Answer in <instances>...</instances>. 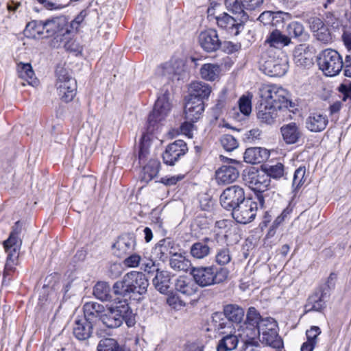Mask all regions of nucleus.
Segmentation results:
<instances>
[{"instance_id": "1", "label": "nucleus", "mask_w": 351, "mask_h": 351, "mask_svg": "<svg viewBox=\"0 0 351 351\" xmlns=\"http://www.w3.org/2000/svg\"><path fill=\"white\" fill-rule=\"evenodd\" d=\"M149 281L142 272L132 271L127 273L121 280L117 281L113 287L115 295L126 298L140 297L146 294Z\"/></svg>"}, {"instance_id": "2", "label": "nucleus", "mask_w": 351, "mask_h": 351, "mask_svg": "<svg viewBox=\"0 0 351 351\" xmlns=\"http://www.w3.org/2000/svg\"><path fill=\"white\" fill-rule=\"evenodd\" d=\"M190 274L197 285L205 287L226 280L229 276V271L226 268L215 269L212 266H199L192 267Z\"/></svg>"}, {"instance_id": "3", "label": "nucleus", "mask_w": 351, "mask_h": 351, "mask_svg": "<svg viewBox=\"0 0 351 351\" xmlns=\"http://www.w3.org/2000/svg\"><path fill=\"white\" fill-rule=\"evenodd\" d=\"M261 101L282 110L294 106L289 99V94L285 88L276 85H263L260 88Z\"/></svg>"}, {"instance_id": "4", "label": "nucleus", "mask_w": 351, "mask_h": 351, "mask_svg": "<svg viewBox=\"0 0 351 351\" xmlns=\"http://www.w3.org/2000/svg\"><path fill=\"white\" fill-rule=\"evenodd\" d=\"M119 304L114 307L104 308L100 320L105 326L117 328L121 326L123 320L128 326L132 325L131 318L133 314L130 307L125 301L123 303L119 302Z\"/></svg>"}, {"instance_id": "5", "label": "nucleus", "mask_w": 351, "mask_h": 351, "mask_svg": "<svg viewBox=\"0 0 351 351\" xmlns=\"http://www.w3.org/2000/svg\"><path fill=\"white\" fill-rule=\"evenodd\" d=\"M45 38L53 37L51 45L59 47L69 38L70 29L64 16H57L44 21Z\"/></svg>"}, {"instance_id": "6", "label": "nucleus", "mask_w": 351, "mask_h": 351, "mask_svg": "<svg viewBox=\"0 0 351 351\" xmlns=\"http://www.w3.org/2000/svg\"><path fill=\"white\" fill-rule=\"evenodd\" d=\"M21 230V223L20 221H16L8 239L3 241V247L7 254V260L5 265V269L7 271L12 270L16 263L22 245V240L19 237Z\"/></svg>"}, {"instance_id": "7", "label": "nucleus", "mask_w": 351, "mask_h": 351, "mask_svg": "<svg viewBox=\"0 0 351 351\" xmlns=\"http://www.w3.org/2000/svg\"><path fill=\"white\" fill-rule=\"evenodd\" d=\"M319 69L326 76H335L339 73L344 62L339 53L333 49H327L321 51L317 58Z\"/></svg>"}, {"instance_id": "8", "label": "nucleus", "mask_w": 351, "mask_h": 351, "mask_svg": "<svg viewBox=\"0 0 351 351\" xmlns=\"http://www.w3.org/2000/svg\"><path fill=\"white\" fill-rule=\"evenodd\" d=\"M56 86L60 99L66 103L71 101L77 92L75 80L71 77L62 68L56 71Z\"/></svg>"}, {"instance_id": "9", "label": "nucleus", "mask_w": 351, "mask_h": 351, "mask_svg": "<svg viewBox=\"0 0 351 351\" xmlns=\"http://www.w3.org/2000/svg\"><path fill=\"white\" fill-rule=\"evenodd\" d=\"M259 337L262 343L275 348H279L282 342L278 337L277 324L271 317L263 319L258 325Z\"/></svg>"}, {"instance_id": "10", "label": "nucleus", "mask_w": 351, "mask_h": 351, "mask_svg": "<svg viewBox=\"0 0 351 351\" xmlns=\"http://www.w3.org/2000/svg\"><path fill=\"white\" fill-rule=\"evenodd\" d=\"M260 208L253 197L245 199L232 211V217L240 223H247L253 221Z\"/></svg>"}, {"instance_id": "11", "label": "nucleus", "mask_w": 351, "mask_h": 351, "mask_svg": "<svg viewBox=\"0 0 351 351\" xmlns=\"http://www.w3.org/2000/svg\"><path fill=\"white\" fill-rule=\"evenodd\" d=\"M245 199L243 189L238 185H233L223 191L220 196V203L225 209L232 211Z\"/></svg>"}, {"instance_id": "12", "label": "nucleus", "mask_w": 351, "mask_h": 351, "mask_svg": "<svg viewBox=\"0 0 351 351\" xmlns=\"http://www.w3.org/2000/svg\"><path fill=\"white\" fill-rule=\"evenodd\" d=\"M289 68L288 60L286 56L282 58H269L262 65L263 72L271 77L283 76Z\"/></svg>"}, {"instance_id": "13", "label": "nucleus", "mask_w": 351, "mask_h": 351, "mask_svg": "<svg viewBox=\"0 0 351 351\" xmlns=\"http://www.w3.org/2000/svg\"><path fill=\"white\" fill-rule=\"evenodd\" d=\"M217 25L227 31L230 35L237 36L243 29V23L247 19L238 16H231L227 13L215 17Z\"/></svg>"}, {"instance_id": "14", "label": "nucleus", "mask_w": 351, "mask_h": 351, "mask_svg": "<svg viewBox=\"0 0 351 351\" xmlns=\"http://www.w3.org/2000/svg\"><path fill=\"white\" fill-rule=\"evenodd\" d=\"M171 104L169 102L168 95L163 94L159 96L155 103L154 110L149 114L148 122L154 125L156 122L163 120L169 113Z\"/></svg>"}, {"instance_id": "15", "label": "nucleus", "mask_w": 351, "mask_h": 351, "mask_svg": "<svg viewBox=\"0 0 351 351\" xmlns=\"http://www.w3.org/2000/svg\"><path fill=\"white\" fill-rule=\"evenodd\" d=\"M187 151L186 143L182 140H177L166 147L162 154L163 161L167 165H173Z\"/></svg>"}, {"instance_id": "16", "label": "nucleus", "mask_w": 351, "mask_h": 351, "mask_svg": "<svg viewBox=\"0 0 351 351\" xmlns=\"http://www.w3.org/2000/svg\"><path fill=\"white\" fill-rule=\"evenodd\" d=\"M248 186L254 191L255 195L258 192H263L270 186L271 180L265 172L251 171L246 178Z\"/></svg>"}, {"instance_id": "17", "label": "nucleus", "mask_w": 351, "mask_h": 351, "mask_svg": "<svg viewBox=\"0 0 351 351\" xmlns=\"http://www.w3.org/2000/svg\"><path fill=\"white\" fill-rule=\"evenodd\" d=\"M198 43L201 47L208 52L217 50L221 45L217 31L213 29L200 32L198 36Z\"/></svg>"}, {"instance_id": "18", "label": "nucleus", "mask_w": 351, "mask_h": 351, "mask_svg": "<svg viewBox=\"0 0 351 351\" xmlns=\"http://www.w3.org/2000/svg\"><path fill=\"white\" fill-rule=\"evenodd\" d=\"M204 110V101L195 97H189L184 106L185 117L187 121H197Z\"/></svg>"}, {"instance_id": "19", "label": "nucleus", "mask_w": 351, "mask_h": 351, "mask_svg": "<svg viewBox=\"0 0 351 351\" xmlns=\"http://www.w3.org/2000/svg\"><path fill=\"white\" fill-rule=\"evenodd\" d=\"M235 333L245 342V345H254L256 343V339L259 337L258 327L248 324L247 323H240L236 326Z\"/></svg>"}, {"instance_id": "20", "label": "nucleus", "mask_w": 351, "mask_h": 351, "mask_svg": "<svg viewBox=\"0 0 351 351\" xmlns=\"http://www.w3.org/2000/svg\"><path fill=\"white\" fill-rule=\"evenodd\" d=\"M283 140L287 144H294L302 137V132L299 125L295 122L283 125L280 128Z\"/></svg>"}, {"instance_id": "21", "label": "nucleus", "mask_w": 351, "mask_h": 351, "mask_svg": "<svg viewBox=\"0 0 351 351\" xmlns=\"http://www.w3.org/2000/svg\"><path fill=\"white\" fill-rule=\"evenodd\" d=\"M279 111L280 110L261 100L258 107L257 118L261 122L270 125L275 122Z\"/></svg>"}, {"instance_id": "22", "label": "nucleus", "mask_w": 351, "mask_h": 351, "mask_svg": "<svg viewBox=\"0 0 351 351\" xmlns=\"http://www.w3.org/2000/svg\"><path fill=\"white\" fill-rule=\"evenodd\" d=\"M328 123L326 114L320 112H313L306 120V127L311 132H319L323 131Z\"/></svg>"}, {"instance_id": "23", "label": "nucleus", "mask_w": 351, "mask_h": 351, "mask_svg": "<svg viewBox=\"0 0 351 351\" xmlns=\"http://www.w3.org/2000/svg\"><path fill=\"white\" fill-rule=\"evenodd\" d=\"M169 265L176 271L186 273L191 271L192 263L185 252H176L169 259Z\"/></svg>"}, {"instance_id": "24", "label": "nucleus", "mask_w": 351, "mask_h": 351, "mask_svg": "<svg viewBox=\"0 0 351 351\" xmlns=\"http://www.w3.org/2000/svg\"><path fill=\"white\" fill-rule=\"evenodd\" d=\"M269 157L267 149L262 147H250L244 153L245 162L250 164H258Z\"/></svg>"}, {"instance_id": "25", "label": "nucleus", "mask_w": 351, "mask_h": 351, "mask_svg": "<svg viewBox=\"0 0 351 351\" xmlns=\"http://www.w3.org/2000/svg\"><path fill=\"white\" fill-rule=\"evenodd\" d=\"M215 176L219 184H226L238 178L239 171L234 167L223 165L216 171Z\"/></svg>"}, {"instance_id": "26", "label": "nucleus", "mask_w": 351, "mask_h": 351, "mask_svg": "<svg viewBox=\"0 0 351 351\" xmlns=\"http://www.w3.org/2000/svg\"><path fill=\"white\" fill-rule=\"evenodd\" d=\"M223 313L226 319L235 323L236 326L242 322L245 311L243 308L235 304H229L223 306Z\"/></svg>"}, {"instance_id": "27", "label": "nucleus", "mask_w": 351, "mask_h": 351, "mask_svg": "<svg viewBox=\"0 0 351 351\" xmlns=\"http://www.w3.org/2000/svg\"><path fill=\"white\" fill-rule=\"evenodd\" d=\"M211 239L208 237L204 238L201 241L194 243L190 247L191 255L196 259H203L210 253L209 242Z\"/></svg>"}, {"instance_id": "28", "label": "nucleus", "mask_w": 351, "mask_h": 351, "mask_svg": "<svg viewBox=\"0 0 351 351\" xmlns=\"http://www.w3.org/2000/svg\"><path fill=\"white\" fill-rule=\"evenodd\" d=\"M290 43L291 38L288 36L282 34L278 29L272 30L265 40V43L271 47L278 49L287 46Z\"/></svg>"}, {"instance_id": "29", "label": "nucleus", "mask_w": 351, "mask_h": 351, "mask_svg": "<svg viewBox=\"0 0 351 351\" xmlns=\"http://www.w3.org/2000/svg\"><path fill=\"white\" fill-rule=\"evenodd\" d=\"M92 324L86 319L76 320L73 327V335L79 340L88 339L92 333Z\"/></svg>"}, {"instance_id": "30", "label": "nucleus", "mask_w": 351, "mask_h": 351, "mask_svg": "<svg viewBox=\"0 0 351 351\" xmlns=\"http://www.w3.org/2000/svg\"><path fill=\"white\" fill-rule=\"evenodd\" d=\"M104 306L96 302H86L83 306L85 319L90 322L94 318L101 319L103 314Z\"/></svg>"}, {"instance_id": "31", "label": "nucleus", "mask_w": 351, "mask_h": 351, "mask_svg": "<svg viewBox=\"0 0 351 351\" xmlns=\"http://www.w3.org/2000/svg\"><path fill=\"white\" fill-rule=\"evenodd\" d=\"M191 94L189 97H195L202 101L208 99L211 93V87L209 84L203 82H194L190 86Z\"/></svg>"}, {"instance_id": "32", "label": "nucleus", "mask_w": 351, "mask_h": 351, "mask_svg": "<svg viewBox=\"0 0 351 351\" xmlns=\"http://www.w3.org/2000/svg\"><path fill=\"white\" fill-rule=\"evenodd\" d=\"M170 281V276L167 271H159L157 269L156 275L153 279V284L158 291L163 294L168 293L171 285Z\"/></svg>"}, {"instance_id": "33", "label": "nucleus", "mask_w": 351, "mask_h": 351, "mask_svg": "<svg viewBox=\"0 0 351 351\" xmlns=\"http://www.w3.org/2000/svg\"><path fill=\"white\" fill-rule=\"evenodd\" d=\"M221 66L217 64H204L200 69V75L205 80L213 82L219 78Z\"/></svg>"}, {"instance_id": "34", "label": "nucleus", "mask_w": 351, "mask_h": 351, "mask_svg": "<svg viewBox=\"0 0 351 351\" xmlns=\"http://www.w3.org/2000/svg\"><path fill=\"white\" fill-rule=\"evenodd\" d=\"M24 34L28 38H45L44 22L43 21H32L29 22L25 27Z\"/></svg>"}, {"instance_id": "35", "label": "nucleus", "mask_w": 351, "mask_h": 351, "mask_svg": "<svg viewBox=\"0 0 351 351\" xmlns=\"http://www.w3.org/2000/svg\"><path fill=\"white\" fill-rule=\"evenodd\" d=\"M17 71L19 77L25 80L29 84L34 86L36 84L35 73L29 63L19 62L17 64Z\"/></svg>"}, {"instance_id": "36", "label": "nucleus", "mask_w": 351, "mask_h": 351, "mask_svg": "<svg viewBox=\"0 0 351 351\" xmlns=\"http://www.w3.org/2000/svg\"><path fill=\"white\" fill-rule=\"evenodd\" d=\"M325 306V302L322 298V295L319 293H315L308 298L307 302L304 306L305 313L311 311H319Z\"/></svg>"}, {"instance_id": "37", "label": "nucleus", "mask_w": 351, "mask_h": 351, "mask_svg": "<svg viewBox=\"0 0 351 351\" xmlns=\"http://www.w3.org/2000/svg\"><path fill=\"white\" fill-rule=\"evenodd\" d=\"M113 247L118 251L117 256H121L133 250L134 247V241L132 238L128 237H120L114 244Z\"/></svg>"}, {"instance_id": "38", "label": "nucleus", "mask_w": 351, "mask_h": 351, "mask_svg": "<svg viewBox=\"0 0 351 351\" xmlns=\"http://www.w3.org/2000/svg\"><path fill=\"white\" fill-rule=\"evenodd\" d=\"M111 289L106 282H98L94 287L93 295L101 301L112 300Z\"/></svg>"}, {"instance_id": "39", "label": "nucleus", "mask_w": 351, "mask_h": 351, "mask_svg": "<svg viewBox=\"0 0 351 351\" xmlns=\"http://www.w3.org/2000/svg\"><path fill=\"white\" fill-rule=\"evenodd\" d=\"M160 259L165 260L167 258L169 255L173 256L176 254V250L173 246V243L169 241L162 240L159 242L155 249Z\"/></svg>"}, {"instance_id": "40", "label": "nucleus", "mask_w": 351, "mask_h": 351, "mask_svg": "<svg viewBox=\"0 0 351 351\" xmlns=\"http://www.w3.org/2000/svg\"><path fill=\"white\" fill-rule=\"evenodd\" d=\"M175 287L178 291L187 295H191L196 292L194 283L191 280L184 277L178 278Z\"/></svg>"}, {"instance_id": "41", "label": "nucleus", "mask_w": 351, "mask_h": 351, "mask_svg": "<svg viewBox=\"0 0 351 351\" xmlns=\"http://www.w3.org/2000/svg\"><path fill=\"white\" fill-rule=\"evenodd\" d=\"M239 335L234 332V335H229L221 339L217 345V351H231L234 350L239 343Z\"/></svg>"}, {"instance_id": "42", "label": "nucleus", "mask_w": 351, "mask_h": 351, "mask_svg": "<svg viewBox=\"0 0 351 351\" xmlns=\"http://www.w3.org/2000/svg\"><path fill=\"white\" fill-rule=\"evenodd\" d=\"M225 5L227 10L243 19H247L248 16L244 9L245 5L241 0H226Z\"/></svg>"}, {"instance_id": "43", "label": "nucleus", "mask_w": 351, "mask_h": 351, "mask_svg": "<svg viewBox=\"0 0 351 351\" xmlns=\"http://www.w3.org/2000/svg\"><path fill=\"white\" fill-rule=\"evenodd\" d=\"M160 168V162L156 160H150L149 162L143 167V180L149 182L155 178Z\"/></svg>"}, {"instance_id": "44", "label": "nucleus", "mask_w": 351, "mask_h": 351, "mask_svg": "<svg viewBox=\"0 0 351 351\" xmlns=\"http://www.w3.org/2000/svg\"><path fill=\"white\" fill-rule=\"evenodd\" d=\"M308 49V47L305 45H300L295 49L294 58L297 64L302 66L308 65L311 63V58L306 52Z\"/></svg>"}, {"instance_id": "45", "label": "nucleus", "mask_w": 351, "mask_h": 351, "mask_svg": "<svg viewBox=\"0 0 351 351\" xmlns=\"http://www.w3.org/2000/svg\"><path fill=\"white\" fill-rule=\"evenodd\" d=\"M293 212V207L289 205L286 208L283 210L281 214L278 216L274 221L269 232L268 234L273 236L275 234L276 228L281 225L285 221L288 220L291 217V215Z\"/></svg>"}, {"instance_id": "46", "label": "nucleus", "mask_w": 351, "mask_h": 351, "mask_svg": "<svg viewBox=\"0 0 351 351\" xmlns=\"http://www.w3.org/2000/svg\"><path fill=\"white\" fill-rule=\"evenodd\" d=\"M287 32L289 37L300 38V40H302L307 35L303 25L297 21L290 23L287 27Z\"/></svg>"}, {"instance_id": "47", "label": "nucleus", "mask_w": 351, "mask_h": 351, "mask_svg": "<svg viewBox=\"0 0 351 351\" xmlns=\"http://www.w3.org/2000/svg\"><path fill=\"white\" fill-rule=\"evenodd\" d=\"M277 194L274 190L269 186V187H267V189L263 192H258L256 193L253 198L257 201L258 206L260 208H263L266 204H269V202Z\"/></svg>"}, {"instance_id": "48", "label": "nucleus", "mask_w": 351, "mask_h": 351, "mask_svg": "<svg viewBox=\"0 0 351 351\" xmlns=\"http://www.w3.org/2000/svg\"><path fill=\"white\" fill-rule=\"evenodd\" d=\"M118 348V343L112 338L101 339L97 347V351H117Z\"/></svg>"}, {"instance_id": "49", "label": "nucleus", "mask_w": 351, "mask_h": 351, "mask_svg": "<svg viewBox=\"0 0 351 351\" xmlns=\"http://www.w3.org/2000/svg\"><path fill=\"white\" fill-rule=\"evenodd\" d=\"M252 98L251 94L243 95L239 100V108L241 113L248 116L252 112Z\"/></svg>"}, {"instance_id": "50", "label": "nucleus", "mask_w": 351, "mask_h": 351, "mask_svg": "<svg viewBox=\"0 0 351 351\" xmlns=\"http://www.w3.org/2000/svg\"><path fill=\"white\" fill-rule=\"evenodd\" d=\"M307 180L306 175V167H300L298 168L293 175V186L295 189H298L302 186Z\"/></svg>"}, {"instance_id": "51", "label": "nucleus", "mask_w": 351, "mask_h": 351, "mask_svg": "<svg viewBox=\"0 0 351 351\" xmlns=\"http://www.w3.org/2000/svg\"><path fill=\"white\" fill-rule=\"evenodd\" d=\"M222 147L228 152L235 149L238 145L237 140L230 134H224L220 138Z\"/></svg>"}, {"instance_id": "52", "label": "nucleus", "mask_w": 351, "mask_h": 351, "mask_svg": "<svg viewBox=\"0 0 351 351\" xmlns=\"http://www.w3.org/2000/svg\"><path fill=\"white\" fill-rule=\"evenodd\" d=\"M224 313L215 312L212 316V324L216 330L224 329L228 324Z\"/></svg>"}, {"instance_id": "53", "label": "nucleus", "mask_w": 351, "mask_h": 351, "mask_svg": "<svg viewBox=\"0 0 351 351\" xmlns=\"http://www.w3.org/2000/svg\"><path fill=\"white\" fill-rule=\"evenodd\" d=\"M285 173V167L284 165L278 162L276 165H271L267 169L266 174L269 175V178L271 177L274 178H280L283 176Z\"/></svg>"}, {"instance_id": "54", "label": "nucleus", "mask_w": 351, "mask_h": 351, "mask_svg": "<svg viewBox=\"0 0 351 351\" xmlns=\"http://www.w3.org/2000/svg\"><path fill=\"white\" fill-rule=\"evenodd\" d=\"M246 322L245 323H247L250 325L258 327L261 321L263 319H261L259 313L257 312L255 308L250 307L248 309L246 315Z\"/></svg>"}, {"instance_id": "55", "label": "nucleus", "mask_w": 351, "mask_h": 351, "mask_svg": "<svg viewBox=\"0 0 351 351\" xmlns=\"http://www.w3.org/2000/svg\"><path fill=\"white\" fill-rule=\"evenodd\" d=\"M231 256L228 248L219 250L216 254V262L217 264L224 265L230 263Z\"/></svg>"}, {"instance_id": "56", "label": "nucleus", "mask_w": 351, "mask_h": 351, "mask_svg": "<svg viewBox=\"0 0 351 351\" xmlns=\"http://www.w3.org/2000/svg\"><path fill=\"white\" fill-rule=\"evenodd\" d=\"M315 37L324 43H328L332 40V36L326 26L320 28L316 32H314Z\"/></svg>"}, {"instance_id": "57", "label": "nucleus", "mask_w": 351, "mask_h": 351, "mask_svg": "<svg viewBox=\"0 0 351 351\" xmlns=\"http://www.w3.org/2000/svg\"><path fill=\"white\" fill-rule=\"evenodd\" d=\"M321 334V329L319 327L313 326L309 330L306 331V335L308 341H312L315 343L318 342V336Z\"/></svg>"}, {"instance_id": "58", "label": "nucleus", "mask_w": 351, "mask_h": 351, "mask_svg": "<svg viewBox=\"0 0 351 351\" xmlns=\"http://www.w3.org/2000/svg\"><path fill=\"white\" fill-rule=\"evenodd\" d=\"M339 90L341 93L340 98L343 101L351 102V84H341L339 87Z\"/></svg>"}, {"instance_id": "59", "label": "nucleus", "mask_w": 351, "mask_h": 351, "mask_svg": "<svg viewBox=\"0 0 351 351\" xmlns=\"http://www.w3.org/2000/svg\"><path fill=\"white\" fill-rule=\"evenodd\" d=\"M289 14L283 12H276L274 14V19L271 25L274 27L283 26L285 17H288Z\"/></svg>"}, {"instance_id": "60", "label": "nucleus", "mask_w": 351, "mask_h": 351, "mask_svg": "<svg viewBox=\"0 0 351 351\" xmlns=\"http://www.w3.org/2000/svg\"><path fill=\"white\" fill-rule=\"evenodd\" d=\"M141 262V256L136 254H133L123 261V264L128 267H136Z\"/></svg>"}, {"instance_id": "61", "label": "nucleus", "mask_w": 351, "mask_h": 351, "mask_svg": "<svg viewBox=\"0 0 351 351\" xmlns=\"http://www.w3.org/2000/svg\"><path fill=\"white\" fill-rule=\"evenodd\" d=\"M40 4L43 5V6L50 10H61L66 7V5H63L61 3H58L56 2H52L48 0H36Z\"/></svg>"}, {"instance_id": "62", "label": "nucleus", "mask_w": 351, "mask_h": 351, "mask_svg": "<svg viewBox=\"0 0 351 351\" xmlns=\"http://www.w3.org/2000/svg\"><path fill=\"white\" fill-rule=\"evenodd\" d=\"M308 23L310 28L313 33L316 32V31H318L320 28H323L326 26L322 19L318 17L310 18L308 20Z\"/></svg>"}, {"instance_id": "63", "label": "nucleus", "mask_w": 351, "mask_h": 351, "mask_svg": "<svg viewBox=\"0 0 351 351\" xmlns=\"http://www.w3.org/2000/svg\"><path fill=\"white\" fill-rule=\"evenodd\" d=\"M184 176L182 175L166 176L162 178L161 182L167 186H172L176 184L178 182L182 180Z\"/></svg>"}, {"instance_id": "64", "label": "nucleus", "mask_w": 351, "mask_h": 351, "mask_svg": "<svg viewBox=\"0 0 351 351\" xmlns=\"http://www.w3.org/2000/svg\"><path fill=\"white\" fill-rule=\"evenodd\" d=\"M191 122L189 121H186L180 126L181 132L189 138L193 137V124Z\"/></svg>"}]
</instances>
